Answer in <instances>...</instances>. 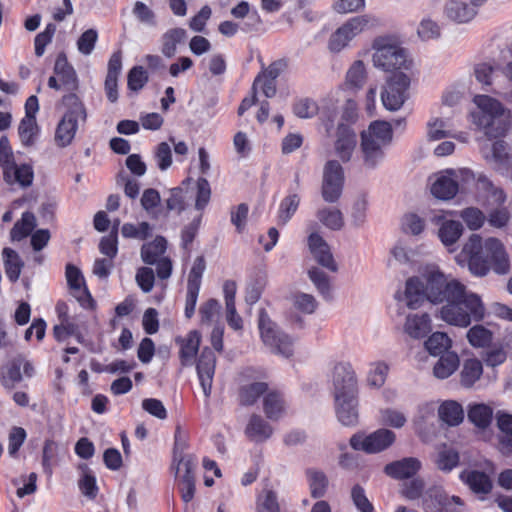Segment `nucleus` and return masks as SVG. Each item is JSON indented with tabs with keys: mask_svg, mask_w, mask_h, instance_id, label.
<instances>
[{
	"mask_svg": "<svg viewBox=\"0 0 512 512\" xmlns=\"http://www.w3.org/2000/svg\"><path fill=\"white\" fill-rule=\"evenodd\" d=\"M367 74L364 62L356 60L346 74V85L352 89H359L365 83Z\"/></svg>",
	"mask_w": 512,
	"mask_h": 512,
	"instance_id": "nucleus-49",
	"label": "nucleus"
},
{
	"mask_svg": "<svg viewBox=\"0 0 512 512\" xmlns=\"http://www.w3.org/2000/svg\"><path fill=\"white\" fill-rule=\"evenodd\" d=\"M357 145V136L352 130H338L335 152L342 161H349Z\"/></svg>",
	"mask_w": 512,
	"mask_h": 512,
	"instance_id": "nucleus-26",
	"label": "nucleus"
},
{
	"mask_svg": "<svg viewBox=\"0 0 512 512\" xmlns=\"http://www.w3.org/2000/svg\"><path fill=\"white\" fill-rule=\"evenodd\" d=\"M351 499L360 512H374V507L367 498L364 488L359 484L352 487Z\"/></svg>",
	"mask_w": 512,
	"mask_h": 512,
	"instance_id": "nucleus-64",
	"label": "nucleus"
},
{
	"mask_svg": "<svg viewBox=\"0 0 512 512\" xmlns=\"http://www.w3.org/2000/svg\"><path fill=\"white\" fill-rule=\"evenodd\" d=\"M497 425L501 432L504 433L499 440V449L503 454H510L512 453V415H499Z\"/></svg>",
	"mask_w": 512,
	"mask_h": 512,
	"instance_id": "nucleus-40",
	"label": "nucleus"
},
{
	"mask_svg": "<svg viewBox=\"0 0 512 512\" xmlns=\"http://www.w3.org/2000/svg\"><path fill=\"white\" fill-rule=\"evenodd\" d=\"M306 476L309 483L310 493L313 498H321L325 495L328 488V478L323 471L308 469Z\"/></svg>",
	"mask_w": 512,
	"mask_h": 512,
	"instance_id": "nucleus-37",
	"label": "nucleus"
},
{
	"mask_svg": "<svg viewBox=\"0 0 512 512\" xmlns=\"http://www.w3.org/2000/svg\"><path fill=\"white\" fill-rule=\"evenodd\" d=\"M392 140V130H362L360 149L364 162L368 167H374L382 158V149Z\"/></svg>",
	"mask_w": 512,
	"mask_h": 512,
	"instance_id": "nucleus-9",
	"label": "nucleus"
},
{
	"mask_svg": "<svg viewBox=\"0 0 512 512\" xmlns=\"http://www.w3.org/2000/svg\"><path fill=\"white\" fill-rule=\"evenodd\" d=\"M39 109L38 98L31 95L25 103V117L21 120L18 128H38L36 125V113Z\"/></svg>",
	"mask_w": 512,
	"mask_h": 512,
	"instance_id": "nucleus-56",
	"label": "nucleus"
},
{
	"mask_svg": "<svg viewBox=\"0 0 512 512\" xmlns=\"http://www.w3.org/2000/svg\"><path fill=\"white\" fill-rule=\"evenodd\" d=\"M388 370L389 367L384 362L373 363L367 378L368 384L375 388L383 386L386 381Z\"/></svg>",
	"mask_w": 512,
	"mask_h": 512,
	"instance_id": "nucleus-60",
	"label": "nucleus"
},
{
	"mask_svg": "<svg viewBox=\"0 0 512 512\" xmlns=\"http://www.w3.org/2000/svg\"><path fill=\"white\" fill-rule=\"evenodd\" d=\"M174 461H177L176 475L179 478V490L184 502H190L195 494V479L193 470L194 460L191 456L184 457L174 454Z\"/></svg>",
	"mask_w": 512,
	"mask_h": 512,
	"instance_id": "nucleus-14",
	"label": "nucleus"
},
{
	"mask_svg": "<svg viewBox=\"0 0 512 512\" xmlns=\"http://www.w3.org/2000/svg\"><path fill=\"white\" fill-rule=\"evenodd\" d=\"M448 506V496L441 487L430 488L424 497L423 507L426 512H441Z\"/></svg>",
	"mask_w": 512,
	"mask_h": 512,
	"instance_id": "nucleus-35",
	"label": "nucleus"
},
{
	"mask_svg": "<svg viewBox=\"0 0 512 512\" xmlns=\"http://www.w3.org/2000/svg\"><path fill=\"white\" fill-rule=\"evenodd\" d=\"M35 227L36 218L34 214L31 212H25L23 213L22 218L14 224L11 230V238L13 240L20 241L27 237Z\"/></svg>",
	"mask_w": 512,
	"mask_h": 512,
	"instance_id": "nucleus-46",
	"label": "nucleus"
},
{
	"mask_svg": "<svg viewBox=\"0 0 512 512\" xmlns=\"http://www.w3.org/2000/svg\"><path fill=\"white\" fill-rule=\"evenodd\" d=\"M3 170V179L8 185L18 184L22 188L30 187L33 183L34 172L30 165H18L15 162Z\"/></svg>",
	"mask_w": 512,
	"mask_h": 512,
	"instance_id": "nucleus-19",
	"label": "nucleus"
},
{
	"mask_svg": "<svg viewBox=\"0 0 512 512\" xmlns=\"http://www.w3.org/2000/svg\"><path fill=\"white\" fill-rule=\"evenodd\" d=\"M66 279L73 297L84 308H92L94 301L85 286L84 278L81 271L74 265L66 266Z\"/></svg>",
	"mask_w": 512,
	"mask_h": 512,
	"instance_id": "nucleus-16",
	"label": "nucleus"
},
{
	"mask_svg": "<svg viewBox=\"0 0 512 512\" xmlns=\"http://www.w3.org/2000/svg\"><path fill=\"white\" fill-rule=\"evenodd\" d=\"M483 373L482 362L476 358L467 359L460 373L461 385L470 388L478 381Z\"/></svg>",
	"mask_w": 512,
	"mask_h": 512,
	"instance_id": "nucleus-34",
	"label": "nucleus"
},
{
	"mask_svg": "<svg viewBox=\"0 0 512 512\" xmlns=\"http://www.w3.org/2000/svg\"><path fill=\"white\" fill-rule=\"evenodd\" d=\"M54 73L63 85V90L73 92L78 88V79L76 72L71 64L68 63L65 55H59L55 61Z\"/></svg>",
	"mask_w": 512,
	"mask_h": 512,
	"instance_id": "nucleus-22",
	"label": "nucleus"
},
{
	"mask_svg": "<svg viewBox=\"0 0 512 512\" xmlns=\"http://www.w3.org/2000/svg\"><path fill=\"white\" fill-rule=\"evenodd\" d=\"M459 295L450 296L439 309V317L449 325L466 328L473 321L480 322L486 315V307L481 297L467 292L463 284Z\"/></svg>",
	"mask_w": 512,
	"mask_h": 512,
	"instance_id": "nucleus-3",
	"label": "nucleus"
},
{
	"mask_svg": "<svg viewBox=\"0 0 512 512\" xmlns=\"http://www.w3.org/2000/svg\"><path fill=\"white\" fill-rule=\"evenodd\" d=\"M461 255L468 260L469 270L476 276H485L489 272V263L497 274H507L510 270L509 256L503 243L490 237L482 244L477 234L470 236L464 244Z\"/></svg>",
	"mask_w": 512,
	"mask_h": 512,
	"instance_id": "nucleus-2",
	"label": "nucleus"
},
{
	"mask_svg": "<svg viewBox=\"0 0 512 512\" xmlns=\"http://www.w3.org/2000/svg\"><path fill=\"white\" fill-rule=\"evenodd\" d=\"M410 86V78L403 72H399L390 77L381 93V99L384 107L394 111L402 107L408 97L407 91Z\"/></svg>",
	"mask_w": 512,
	"mask_h": 512,
	"instance_id": "nucleus-10",
	"label": "nucleus"
},
{
	"mask_svg": "<svg viewBox=\"0 0 512 512\" xmlns=\"http://www.w3.org/2000/svg\"><path fill=\"white\" fill-rule=\"evenodd\" d=\"M167 240L163 236H156L154 240L144 243L140 250L142 261L147 265H155L157 276L161 280L170 278L173 264L166 255Z\"/></svg>",
	"mask_w": 512,
	"mask_h": 512,
	"instance_id": "nucleus-7",
	"label": "nucleus"
},
{
	"mask_svg": "<svg viewBox=\"0 0 512 512\" xmlns=\"http://www.w3.org/2000/svg\"><path fill=\"white\" fill-rule=\"evenodd\" d=\"M258 326L262 341L271 350L284 357L293 354V344L288 335L282 333L277 325L269 318L265 310H260Z\"/></svg>",
	"mask_w": 512,
	"mask_h": 512,
	"instance_id": "nucleus-8",
	"label": "nucleus"
},
{
	"mask_svg": "<svg viewBox=\"0 0 512 512\" xmlns=\"http://www.w3.org/2000/svg\"><path fill=\"white\" fill-rule=\"evenodd\" d=\"M476 13L477 10L465 1L451 0L445 7L446 16L457 23L469 22Z\"/></svg>",
	"mask_w": 512,
	"mask_h": 512,
	"instance_id": "nucleus-24",
	"label": "nucleus"
},
{
	"mask_svg": "<svg viewBox=\"0 0 512 512\" xmlns=\"http://www.w3.org/2000/svg\"><path fill=\"white\" fill-rule=\"evenodd\" d=\"M152 228L148 222H141L137 226L132 223H125L121 233L125 238L145 240L151 235Z\"/></svg>",
	"mask_w": 512,
	"mask_h": 512,
	"instance_id": "nucleus-53",
	"label": "nucleus"
},
{
	"mask_svg": "<svg viewBox=\"0 0 512 512\" xmlns=\"http://www.w3.org/2000/svg\"><path fill=\"white\" fill-rule=\"evenodd\" d=\"M461 283L455 279L448 280L437 268H429L418 277L406 281L403 300L410 309H417L426 299L432 303L447 301L450 296L459 295Z\"/></svg>",
	"mask_w": 512,
	"mask_h": 512,
	"instance_id": "nucleus-1",
	"label": "nucleus"
},
{
	"mask_svg": "<svg viewBox=\"0 0 512 512\" xmlns=\"http://www.w3.org/2000/svg\"><path fill=\"white\" fill-rule=\"evenodd\" d=\"M373 64L386 72L409 69L412 61L408 59L406 50L400 43L390 36H380L372 44Z\"/></svg>",
	"mask_w": 512,
	"mask_h": 512,
	"instance_id": "nucleus-4",
	"label": "nucleus"
},
{
	"mask_svg": "<svg viewBox=\"0 0 512 512\" xmlns=\"http://www.w3.org/2000/svg\"><path fill=\"white\" fill-rule=\"evenodd\" d=\"M253 93H257L259 90L267 97L271 98L276 94V80L265 76L264 73H258L252 84Z\"/></svg>",
	"mask_w": 512,
	"mask_h": 512,
	"instance_id": "nucleus-58",
	"label": "nucleus"
},
{
	"mask_svg": "<svg viewBox=\"0 0 512 512\" xmlns=\"http://www.w3.org/2000/svg\"><path fill=\"white\" fill-rule=\"evenodd\" d=\"M421 468V462L414 457L403 458L385 466V473L395 479L413 477Z\"/></svg>",
	"mask_w": 512,
	"mask_h": 512,
	"instance_id": "nucleus-20",
	"label": "nucleus"
},
{
	"mask_svg": "<svg viewBox=\"0 0 512 512\" xmlns=\"http://www.w3.org/2000/svg\"><path fill=\"white\" fill-rule=\"evenodd\" d=\"M431 193L438 199H452L458 192V183L449 175H439L431 185Z\"/></svg>",
	"mask_w": 512,
	"mask_h": 512,
	"instance_id": "nucleus-27",
	"label": "nucleus"
},
{
	"mask_svg": "<svg viewBox=\"0 0 512 512\" xmlns=\"http://www.w3.org/2000/svg\"><path fill=\"white\" fill-rule=\"evenodd\" d=\"M358 119L357 104L354 100L348 99L342 108V112L337 123V128H350L355 125Z\"/></svg>",
	"mask_w": 512,
	"mask_h": 512,
	"instance_id": "nucleus-54",
	"label": "nucleus"
},
{
	"mask_svg": "<svg viewBox=\"0 0 512 512\" xmlns=\"http://www.w3.org/2000/svg\"><path fill=\"white\" fill-rule=\"evenodd\" d=\"M376 22L377 20L369 15H360L349 19L340 28L347 33L351 39H353Z\"/></svg>",
	"mask_w": 512,
	"mask_h": 512,
	"instance_id": "nucleus-44",
	"label": "nucleus"
},
{
	"mask_svg": "<svg viewBox=\"0 0 512 512\" xmlns=\"http://www.w3.org/2000/svg\"><path fill=\"white\" fill-rule=\"evenodd\" d=\"M272 427L259 415L253 414L245 429V434L255 442H263L271 437Z\"/></svg>",
	"mask_w": 512,
	"mask_h": 512,
	"instance_id": "nucleus-25",
	"label": "nucleus"
},
{
	"mask_svg": "<svg viewBox=\"0 0 512 512\" xmlns=\"http://www.w3.org/2000/svg\"><path fill=\"white\" fill-rule=\"evenodd\" d=\"M469 344L475 348L488 347L493 341V332L483 325H474L466 334Z\"/></svg>",
	"mask_w": 512,
	"mask_h": 512,
	"instance_id": "nucleus-43",
	"label": "nucleus"
},
{
	"mask_svg": "<svg viewBox=\"0 0 512 512\" xmlns=\"http://www.w3.org/2000/svg\"><path fill=\"white\" fill-rule=\"evenodd\" d=\"M317 218L327 228L338 231L344 226V216L336 207H324L317 211Z\"/></svg>",
	"mask_w": 512,
	"mask_h": 512,
	"instance_id": "nucleus-36",
	"label": "nucleus"
},
{
	"mask_svg": "<svg viewBox=\"0 0 512 512\" xmlns=\"http://www.w3.org/2000/svg\"><path fill=\"white\" fill-rule=\"evenodd\" d=\"M308 245L315 260L321 266L332 272H336L338 270L337 264L333 259L328 244L319 234L312 233L308 238Z\"/></svg>",
	"mask_w": 512,
	"mask_h": 512,
	"instance_id": "nucleus-18",
	"label": "nucleus"
},
{
	"mask_svg": "<svg viewBox=\"0 0 512 512\" xmlns=\"http://www.w3.org/2000/svg\"><path fill=\"white\" fill-rule=\"evenodd\" d=\"M478 188L488 194L492 198L493 203L501 205L506 200L504 191L493 184V182L485 175L480 174L477 178Z\"/></svg>",
	"mask_w": 512,
	"mask_h": 512,
	"instance_id": "nucleus-52",
	"label": "nucleus"
},
{
	"mask_svg": "<svg viewBox=\"0 0 512 512\" xmlns=\"http://www.w3.org/2000/svg\"><path fill=\"white\" fill-rule=\"evenodd\" d=\"M186 35V30L183 28L177 27L167 30L162 35V54L167 58L173 57L176 54L177 45L186 38Z\"/></svg>",
	"mask_w": 512,
	"mask_h": 512,
	"instance_id": "nucleus-30",
	"label": "nucleus"
},
{
	"mask_svg": "<svg viewBox=\"0 0 512 512\" xmlns=\"http://www.w3.org/2000/svg\"><path fill=\"white\" fill-rule=\"evenodd\" d=\"M257 512H280L277 495L272 490H264L258 497Z\"/></svg>",
	"mask_w": 512,
	"mask_h": 512,
	"instance_id": "nucleus-59",
	"label": "nucleus"
},
{
	"mask_svg": "<svg viewBox=\"0 0 512 512\" xmlns=\"http://www.w3.org/2000/svg\"><path fill=\"white\" fill-rule=\"evenodd\" d=\"M56 32V25L53 23H48L44 29V31L40 32L36 35L34 39V47H35V55L41 57L44 52L46 46L51 43L53 36Z\"/></svg>",
	"mask_w": 512,
	"mask_h": 512,
	"instance_id": "nucleus-61",
	"label": "nucleus"
},
{
	"mask_svg": "<svg viewBox=\"0 0 512 512\" xmlns=\"http://www.w3.org/2000/svg\"><path fill=\"white\" fill-rule=\"evenodd\" d=\"M4 266L7 277L11 282H16L24 266L18 253L11 248L3 250Z\"/></svg>",
	"mask_w": 512,
	"mask_h": 512,
	"instance_id": "nucleus-41",
	"label": "nucleus"
},
{
	"mask_svg": "<svg viewBox=\"0 0 512 512\" xmlns=\"http://www.w3.org/2000/svg\"><path fill=\"white\" fill-rule=\"evenodd\" d=\"M135 281L144 293L152 291L155 283V274L152 268L143 266L138 268Z\"/></svg>",
	"mask_w": 512,
	"mask_h": 512,
	"instance_id": "nucleus-62",
	"label": "nucleus"
},
{
	"mask_svg": "<svg viewBox=\"0 0 512 512\" xmlns=\"http://www.w3.org/2000/svg\"><path fill=\"white\" fill-rule=\"evenodd\" d=\"M460 477L475 493L486 494L492 488V481L485 472L468 470L463 471Z\"/></svg>",
	"mask_w": 512,
	"mask_h": 512,
	"instance_id": "nucleus-28",
	"label": "nucleus"
},
{
	"mask_svg": "<svg viewBox=\"0 0 512 512\" xmlns=\"http://www.w3.org/2000/svg\"><path fill=\"white\" fill-rule=\"evenodd\" d=\"M63 103L67 107L57 128H79L84 126L87 112L83 102L75 93L63 96Z\"/></svg>",
	"mask_w": 512,
	"mask_h": 512,
	"instance_id": "nucleus-15",
	"label": "nucleus"
},
{
	"mask_svg": "<svg viewBox=\"0 0 512 512\" xmlns=\"http://www.w3.org/2000/svg\"><path fill=\"white\" fill-rule=\"evenodd\" d=\"M505 130H484L479 138L481 153L486 162L499 174H507L510 167V157L502 138Z\"/></svg>",
	"mask_w": 512,
	"mask_h": 512,
	"instance_id": "nucleus-5",
	"label": "nucleus"
},
{
	"mask_svg": "<svg viewBox=\"0 0 512 512\" xmlns=\"http://www.w3.org/2000/svg\"><path fill=\"white\" fill-rule=\"evenodd\" d=\"M149 76L143 66H133L127 74V89L138 93L148 83Z\"/></svg>",
	"mask_w": 512,
	"mask_h": 512,
	"instance_id": "nucleus-48",
	"label": "nucleus"
},
{
	"mask_svg": "<svg viewBox=\"0 0 512 512\" xmlns=\"http://www.w3.org/2000/svg\"><path fill=\"white\" fill-rule=\"evenodd\" d=\"M335 411L338 420L345 426H354L358 423V397H347L335 400Z\"/></svg>",
	"mask_w": 512,
	"mask_h": 512,
	"instance_id": "nucleus-21",
	"label": "nucleus"
},
{
	"mask_svg": "<svg viewBox=\"0 0 512 512\" xmlns=\"http://www.w3.org/2000/svg\"><path fill=\"white\" fill-rule=\"evenodd\" d=\"M404 330L412 338L419 339L425 337L431 331L429 315L427 313L408 315Z\"/></svg>",
	"mask_w": 512,
	"mask_h": 512,
	"instance_id": "nucleus-23",
	"label": "nucleus"
},
{
	"mask_svg": "<svg viewBox=\"0 0 512 512\" xmlns=\"http://www.w3.org/2000/svg\"><path fill=\"white\" fill-rule=\"evenodd\" d=\"M23 380V374L19 368V362L13 358L0 368V383L6 390H13Z\"/></svg>",
	"mask_w": 512,
	"mask_h": 512,
	"instance_id": "nucleus-29",
	"label": "nucleus"
},
{
	"mask_svg": "<svg viewBox=\"0 0 512 512\" xmlns=\"http://www.w3.org/2000/svg\"><path fill=\"white\" fill-rule=\"evenodd\" d=\"M178 342L181 346L180 357L182 359V363L185 365L196 355L200 346L201 336L198 331L194 330L189 332L186 338L181 339Z\"/></svg>",
	"mask_w": 512,
	"mask_h": 512,
	"instance_id": "nucleus-38",
	"label": "nucleus"
},
{
	"mask_svg": "<svg viewBox=\"0 0 512 512\" xmlns=\"http://www.w3.org/2000/svg\"><path fill=\"white\" fill-rule=\"evenodd\" d=\"M425 347L434 356L443 355L449 352L451 339L443 332H435L427 339Z\"/></svg>",
	"mask_w": 512,
	"mask_h": 512,
	"instance_id": "nucleus-47",
	"label": "nucleus"
},
{
	"mask_svg": "<svg viewBox=\"0 0 512 512\" xmlns=\"http://www.w3.org/2000/svg\"><path fill=\"white\" fill-rule=\"evenodd\" d=\"M473 102L476 110L471 112L472 122L478 128H493L495 120L509 123L511 112L503 104L489 95H475Z\"/></svg>",
	"mask_w": 512,
	"mask_h": 512,
	"instance_id": "nucleus-6",
	"label": "nucleus"
},
{
	"mask_svg": "<svg viewBox=\"0 0 512 512\" xmlns=\"http://www.w3.org/2000/svg\"><path fill=\"white\" fill-rule=\"evenodd\" d=\"M263 409L266 416L271 420H278L285 412V401L277 391L266 394L263 400Z\"/></svg>",
	"mask_w": 512,
	"mask_h": 512,
	"instance_id": "nucleus-32",
	"label": "nucleus"
},
{
	"mask_svg": "<svg viewBox=\"0 0 512 512\" xmlns=\"http://www.w3.org/2000/svg\"><path fill=\"white\" fill-rule=\"evenodd\" d=\"M344 185L342 166L335 160H330L324 166L321 187L322 197L326 202L335 203L341 197Z\"/></svg>",
	"mask_w": 512,
	"mask_h": 512,
	"instance_id": "nucleus-11",
	"label": "nucleus"
},
{
	"mask_svg": "<svg viewBox=\"0 0 512 512\" xmlns=\"http://www.w3.org/2000/svg\"><path fill=\"white\" fill-rule=\"evenodd\" d=\"M460 217L470 230L480 229L486 220L484 213L475 207L465 208L460 212Z\"/></svg>",
	"mask_w": 512,
	"mask_h": 512,
	"instance_id": "nucleus-55",
	"label": "nucleus"
},
{
	"mask_svg": "<svg viewBox=\"0 0 512 512\" xmlns=\"http://www.w3.org/2000/svg\"><path fill=\"white\" fill-rule=\"evenodd\" d=\"M440 419L449 426H456L464 419L462 406L453 400L445 401L438 409Z\"/></svg>",
	"mask_w": 512,
	"mask_h": 512,
	"instance_id": "nucleus-31",
	"label": "nucleus"
},
{
	"mask_svg": "<svg viewBox=\"0 0 512 512\" xmlns=\"http://www.w3.org/2000/svg\"><path fill=\"white\" fill-rule=\"evenodd\" d=\"M300 204V197L298 194L288 195L283 199L279 209V220L285 224L294 215Z\"/></svg>",
	"mask_w": 512,
	"mask_h": 512,
	"instance_id": "nucleus-57",
	"label": "nucleus"
},
{
	"mask_svg": "<svg viewBox=\"0 0 512 512\" xmlns=\"http://www.w3.org/2000/svg\"><path fill=\"white\" fill-rule=\"evenodd\" d=\"M396 440L393 431L381 428L366 437L353 435L350 439V445L355 450H363L367 453L381 452L390 447Z\"/></svg>",
	"mask_w": 512,
	"mask_h": 512,
	"instance_id": "nucleus-13",
	"label": "nucleus"
},
{
	"mask_svg": "<svg viewBox=\"0 0 512 512\" xmlns=\"http://www.w3.org/2000/svg\"><path fill=\"white\" fill-rule=\"evenodd\" d=\"M463 233V226L459 221L447 220L439 228L438 236L445 246L455 244Z\"/></svg>",
	"mask_w": 512,
	"mask_h": 512,
	"instance_id": "nucleus-39",
	"label": "nucleus"
},
{
	"mask_svg": "<svg viewBox=\"0 0 512 512\" xmlns=\"http://www.w3.org/2000/svg\"><path fill=\"white\" fill-rule=\"evenodd\" d=\"M458 366V355L455 352H446L435 364L433 373L439 379H446L457 370Z\"/></svg>",
	"mask_w": 512,
	"mask_h": 512,
	"instance_id": "nucleus-33",
	"label": "nucleus"
},
{
	"mask_svg": "<svg viewBox=\"0 0 512 512\" xmlns=\"http://www.w3.org/2000/svg\"><path fill=\"white\" fill-rule=\"evenodd\" d=\"M98 40V33L95 29L84 31L77 40V48L83 55H90Z\"/></svg>",
	"mask_w": 512,
	"mask_h": 512,
	"instance_id": "nucleus-63",
	"label": "nucleus"
},
{
	"mask_svg": "<svg viewBox=\"0 0 512 512\" xmlns=\"http://www.w3.org/2000/svg\"><path fill=\"white\" fill-rule=\"evenodd\" d=\"M380 422L384 426L400 429L407 423V417L400 410L385 408L380 410Z\"/></svg>",
	"mask_w": 512,
	"mask_h": 512,
	"instance_id": "nucleus-51",
	"label": "nucleus"
},
{
	"mask_svg": "<svg viewBox=\"0 0 512 512\" xmlns=\"http://www.w3.org/2000/svg\"><path fill=\"white\" fill-rule=\"evenodd\" d=\"M492 416V408L483 403L472 404L468 410V419L479 428H486L491 423Z\"/></svg>",
	"mask_w": 512,
	"mask_h": 512,
	"instance_id": "nucleus-42",
	"label": "nucleus"
},
{
	"mask_svg": "<svg viewBox=\"0 0 512 512\" xmlns=\"http://www.w3.org/2000/svg\"><path fill=\"white\" fill-rule=\"evenodd\" d=\"M267 389L268 386L264 382H254L241 387L239 392L240 403L245 406L253 405Z\"/></svg>",
	"mask_w": 512,
	"mask_h": 512,
	"instance_id": "nucleus-45",
	"label": "nucleus"
},
{
	"mask_svg": "<svg viewBox=\"0 0 512 512\" xmlns=\"http://www.w3.org/2000/svg\"><path fill=\"white\" fill-rule=\"evenodd\" d=\"M334 401L358 396V385L354 370L348 363H339L333 370Z\"/></svg>",
	"mask_w": 512,
	"mask_h": 512,
	"instance_id": "nucleus-12",
	"label": "nucleus"
},
{
	"mask_svg": "<svg viewBox=\"0 0 512 512\" xmlns=\"http://www.w3.org/2000/svg\"><path fill=\"white\" fill-rule=\"evenodd\" d=\"M319 106L316 101L311 98H299L294 101L292 111L298 118L308 119L319 113Z\"/></svg>",
	"mask_w": 512,
	"mask_h": 512,
	"instance_id": "nucleus-50",
	"label": "nucleus"
},
{
	"mask_svg": "<svg viewBox=\"0 0 512 512\" xmlns=\"http://www.w3.org/2000/svg\"><path fill=\"white\" fill-rule=\"evenodd\" d=\"M216 357L209 348H204L197 362V373L205 397L211 394Z\"/></svg>",
	"mask_w": 512,
	"mask_h": 512,
	"instance_id": "nucleus-17",
	"label": "nucleus"
}]
</instances>
